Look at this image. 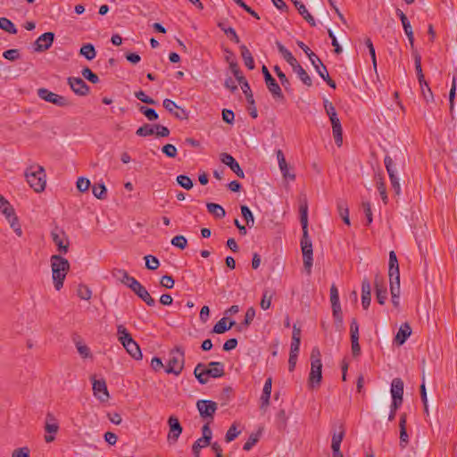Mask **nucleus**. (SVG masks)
Listing matches in <instances>:
<instances>
[{
  "mask_svg": "<svg viewBox=\"0 0 457 457\" xmlns=\"http://www.w3.org/2000/svg\"><path fill=\"white\" fill-rule=\"evenodd\" d=\"M240 50H241V56L244 60L245 65L249 70H253L254 69V61H253L252 54L250 53L248 48L243 45L240 46Z\"/></svg>",
  "mask_w": 457,
  "mask_h": 457,
  "instance_id": "2f4dec72",
  "label": "nucleus"
},
{
  "mask_svg": "<svg viewBox=\"0 0 457 457\" xmlns=\"http://www.w3.org/2000/svg\"><path fill=\"white\" fill-rule=\"evenodd\" d=\"M3 56L9 61H15L20 57L18 49H9L4 52Z\"/></svg>",
  "mask_w": 457,
  "mask_h": 457,
  "instance_id": "338daca9",
  "label": "nucleus"
},
{
  "mask_svg": "<svg viewBox=\"0 0 457 457\" xmlns=\"http://www.w3.org/2000/svg\"><path fill=\"white\" fill-rule=\"evenodd\" d=\"M68 84L72 91L79 96H86L89 91V87L80 78L71 77L68 79Z\"/></svg>",
  "mask_w": 457,
  "mask_h": 457,
  "instance_id": "f8f14e48",
  "label": "nucleus"
},
{
  "mask_svg": "<svg viewBox=\"0 0 457 457\" xmlns=\"http://www.w3.org/2000/svg\"><path fill=\"white\" fill-rule=\"evenodd\" d=\"M196 407L200 413V416L203 419H208L211 421L213 419V415L218 408V405L213 401L198 400L196 403Z\"/></svg>",
  "mask_w": 457,
  "mask_h": 457,
  "instance_id": "423d86ee",
  "label": "nucleus"
},
{
  "mask_svg": "<svg viewBox=\"0 0 457 457\" xmlns=\"http://www.w3.org/2000/svg\"><path fill=\"white\" fill-rule=\"evenodd\" d=\"M52 278L56 290H60L63 286V281L70 270V263L67 259L60 254H54L50 259Z\"/></svg>",
  "mask_w": 457,
  "mask_h": 457,
  "instance_id": "f257e3e1",
  "label": "nucleus"
},
{
  "mask_svg": "<svg viewBox=\"0 0 457 457\" xmlns=\"http://www.w3.org/2000/svg\"><path fill=\"white\" fill-rule=\"evenodd\" d=\"M297 45L306 54L312 65L320 62V59L302 41H298Z\"/></svg>",
  "mask_w": 457,
  "mask_h": 457,
  "instance_id": "e433bc0d",
  "label": "nucleus"
},
{
  "mask_svg": "<svg viewBox=\"0 0 457 457\" xmlns=\"http://www.w3.org/2000/svg\"><path fill=\"white\" fill-rule=\"evenodd\" d=\"M210 368H206V373L210 377L217 378L224 375V364L220 361H212L209 363Z\"/></svg>",
  "mask_w": 457,
  "mask_h": 457,
  "instance_id": "a878e982",
  "label": "nucleus"
},
{
  "mask_svg": "<svg viewBox=\"0 0 457 457\" xmlns=\"http://www.w3.org/2000/svg\"><path fill=\"white\" fill-rule=\"evenodd\" d=\"M25 178L29 187L34 189L35 192H43L46 188V172L45 169L40 165H31L25 170Z\"/></svg>",
  "mask_w": 457,
  "mask_h": 457,
  "instance_id": "f03ea898",
  "label": "nucleus"
},
{
  "mask_svg": "<svg viewBox=\"0 0 457 457\" xmlns=\"http://www.w3.org/2000/svg\"><path fill=\"white\" fill-rule=\"evenodd\" d=\"M241 88H242L244 94L246 96L248 104L250 105H253L254 104V99H253V94H252V91H251V88H250V86H249L248 82H244V84L242 85Z\"/></svg>",
  "mask_w": 457,
  "mask_h": 457,
  "instance_id": "bf43d9fd",
  "label": "nucleus"
},
{
  "mask_svg": "<svg viewBox=\"0 0 457 457\" xmlns=\"http://www.w3.org/2000/svg\"><path fill=\"white\" fill-rule=\"evenodd\" d=\"M319 75L327 82L330 87L336 88V83L330 79L326 66H322V71H319Z\"/></svg>",
  "mask_w": 457,
  "mask_h": 457,
  "instance_id": "13d9d810",
  "label": "nucleus"
},
{
  "mask_svg": "<svg viewBox=\"0 0 457 457\" xmlns=\"http://www.w3.org/2000/svg\"><path fill=\"white\" fill-rule=\"evenodd\" d=\"M267 88L275 99H283L284 96L279 85L277 83L274 78L269 79L265 81Z\"/></svg>",
  "mask_w": 457,
  "mask_h": 457,
  "instance_id": "cd10ccee",
  "label": "nucleus"
},
{
  "mask_svg": "<svg viewBox=\"0 0 457 457\" xmlns=\"http://www.w3.org/2000/svg\"><path fill=\"white\" fill-rule=\"evenodd\" d=\"M139 111L151 121L158 119L155 110L145 106H140Z\"/></svg>",
  "mask_w": 457,
  "mask_h": 457,
  "instance_id": "3c124183",
  "label": "nucleus"
},
{
  "mask_svg": "<svg viewBox=\"0 0 457 457\" xmlns=\"http://www.w3.org/2000/svg\"><path fill=\"white\" fill-rule=\"evenodd\" d=\"M241 214L243 218L245 220L246 225L249 228L253 227L254 225V218L251 212V210L246 205L241 206Z\"/></svg>",
  "mask_w": 457,
  "mask_h": 457,
  "instance_id": "a19ab883",
  "label": "nucleus"
},
{
  "mask_svg": "<svg viewBox=\"0 0 457 457\" xmlns=\"http://www.w3.org/2000/svg\"><path fill=\"white\" fill-rule=\"evenodd\" d=\"M272 387V378H268L264 383L262 394L261 396V408L266 409L270 404V398Z\"/></svg>",
  "mask_w": 457,
  "mask_h": 457,
  "instance_id": "412c9836",
  "label": "nucleus"
},
{
  "mask_svg": "<svg viewBox=\"0 0 457 457\" xmlns=\"http://www.w3.org/2000/svg\"><path fill=\"white\" fill-rule=\"evenodd\" d=\"M274 71L276 72L278 78L279 79L282 86L287 88L290 83L287 78L286 77L285 73L280 70L278 66L274 67Z\"/></svg>",
  "mask_w": 457,
  "mask_h": 457,
  "instance_id": "e2e57ef3",
  "label": "nucleus"
},
{
  "mask_svg": "<svg viewBox=\"0 0 457 457\" xmlns=\"http://www.w3.org/2000/svg\"><path fill=\"white\" fill-rule=\"evenodd\" d=\"M154 133L157 137H165L170 135V129L165 126L156 124L154 125Z\"/></svg>",
  "mask_w": 457,
  "mask_h": 457,
  "instance_id": "0e129e2a",
  "label": "nucleus"
},
{
  "mask_svg": "<svg viewBox=\"0 0 457 457\" xmlns=\"http://www.w3.org/2000/svg\"><path fill=\"white\" fill-rule=\"evenodd\" d=\"M136 134L138 137H147L154 134V127L150 124H145L137 129Z\"/></svg>",
  "mask_w": 457,
  "mask_h": 457,
  "instance_id": "a18cd8bd",
  "label": "nucleus"
},
{
  "mask_svg": "<svg viewBox=\"0 0 457 457\" xmlns=\"http://www.w3.org/2000/svg\"><path fill=\"white\" fill-rule=\"evenodd\" d=\"M0 29L10 34L14 35L17 33L15 25L9 19L4 17L0 18Z\"/></svg>",
  "mask_w": 457,
  "mask_h": 457,
  "instance_id": "4c0bfd02",
  "label": "nucleus"
},
{
  "mask_svg": "<svg viewBox=\"0 0 457 457\" xmlns=\"http://www.w3.org/2000/svg\"><path fill=\"white\" fill-rule=\"evenodd\" d=\"M300 222L303 228V236H309L308 234V203L304 197L301 200L299 205Z\"/></svg>",
  "mask_w": 457,
  "mask_h": 457,
  "instance_id": "dca6fc26",
  "label": "nucleus"
},
{
  "mask_svg": "<svg viewBox=\"0 0 457 457\" xmlns=\"http://www.w3.org/2000/svg\"><path fill=\"white\" fill-rule=\"evenodd\" d=\"M411 328L410 325L408 323H403L400 327V328L395 337V341L399 345H402L405 343V341L411 336Z\"/></svg>",
  "mask_w": 457,
  "mask_h": 457,
  "instance_id": "5701e85b",
  "label": "nucleus"
},
{
  "mask_svg": "<svg viewBox=\"0 0 457 457\" xmlns=\"http://www.w3.org/2000/svg\"><path fill=\"white\" fill-rule=\"evenodd\" d=\"M371 287L368 279H363L361 283V304L364 309H368L371 300Z\"/></svg>",
  "mask_w": 457,
  "mask_h": 457,
  "instance_id": "4be33fe9",
  "label": "nucleus"
},
{
  "mask_svg": "<svg viewBox=\"0 0 457 457\" xmlns=\"http://www.w3.org/2000/svg\"><path fill=\"white\" fill-rule=\"evenodd\" d=\"M92 193L97 199H105L107 189L104 183H98L92 187Z\"/></svg>",
  "mask_w": 457,
  "mask_h": 457,
  "instance_id": "58836bf2",
  "label": "nucleus"
},
{
  "mask_svg": "<svg viewBox=\"0 0 457 457\" xmlns=\"http://www.w3.org/2000/svg\"><path fill=\"white\" fill-rule=\"evenodd\" d=\"M78 296L83 300H89L92 295V292L88 287L85 285H79L77 290Z\"/></svg>",
  "mask_w": 457,
  "mask_h": 457,
  "instance_id": "de8ad7c7",
  "label": "nucleus"
},
{
  "mask_svg": "<svg viewBox=\"0 0 457 457\" xmlns=\"http://www.w3.org/2000/svg\"><path fill=\"white\" fill-rule=\"evenodd\" d=\"M345 432L344 430L340 431L338 434H334L332 436L331 448L333 452L340 451V445L342 440L344 438Z\"/></svg>",
  "mask_w": 457,
  "mask_h": 457,
  "instance_id": "79ce46f5",
  "label": "nucleus"
},
{
  "mask_svg": "<svg viewBox=\"0 0 457 457\" xmlns=\"http://www.w3.org/2000/svg\"><path fill=\"white\" fill-rule=\"evenodd\" d=\"M145 267L150 270H155L160 266L159 260L154 255L145 256Z\"/></svg>",
  "mask_w": 457,
  "mask_h": 457,
  "instance_id": "c03bdc74",
  "label": "nucleus"
},
{
  "mask_svg": "<svg viewBox=\"0 0 457 457\" xmlns=\"http://www.w3.org/2000/svg\"><path fill=\"white\" fill-rule=\"evenodd\" d=\"M194 375L200 384H206L209 380L210 375L206 373V366L204 363H198L194 370Z\"/></svg>",
  "mask_w": 457,
  "mask_h": 457,
  "instance_id": "c756f323",
  "label": "nucleus"
},
{
  "mask_svg": "<svg viewBox=\"0 0 457 457\" xmlns=\"http://www.w3.org/2000/svg\"><path fill=\"white\" fill-rule=\"evenodd\" d=\"M37 96L46 102L51 103L59 107L71 105V102L66 97L53 93L46 88H38Z\"/></svg>",
  "mask_w": 457,
  "mask_h": 457,
  "instance_id": "39448f33",
  "label": "nucleus"
},
{
  "mask_svg": "<svg viewBox=\"0 0 457 457\" xmlns=\"http://www.w3.org/2000/svg\"><path fill=\"white\" fill-rule=\"evenodd\" d=\"M82 76L93 84H96L99 81V78L89 68L86 67L81 71Z\"/></svg>",
  "mask_w": 457,
  "mask_h": 457,
  "instance_id": "09e8293b",
  "label": "nucleus"
},
{
  "mask_svg": "<svg viewBox=\"0 0 457 457\" xmlns=\"http://www.w3.org/2000/svg\"><path fill=\"white\" fill-rule=\"evenodd\" d=\"M324 107H325L327 114L329 117V120L337 118L335 107L333 106V104L330 102H328V100H325Z\"/></svg>",
  "mask_w": 457,
  "mask_h": 457,
  "instance_id": "69168bd1",
  "label": "nucleus"
},
{
  "mask_svg": "<svg viewBox=\"0 0 457 457\" xmlns=\"http://www.w3.org/2000/svg\"><path fill=\"white\" fill-rule=\"evenodd\" d=\"M337 211L339 216L342 218L343 221L346 225H350V219H349V209L347 203L345 200H338L337 203Z\"/></svg>",
  "mask_w": 457,
  "mask_h": 457,
  "instance_id": "7c9ffc66",
  "label": "nucleus"
},
{
  "mask_svg": "<svg viewBox=\"0 0 457 457\" xmlns=\"http://www.w3.org/2000/svg\"><path fill=\"white\" fill-rule=\"evenodd\" d=\"M293 71L297 74L298 78L304 85L308 87H311L312 85V80L311 77L300 64L297 65L295 69H293Z\"/></svg>",
  "mask_w": 457,
  "mask_h": 457,
  "instance_id": "72a5a7b5",
  "label": "nucleus"
},
{
  "mask_svg": "<svg viewBox=\"0 0 457 457\" xmlns=\"http://www.w3.org/2000/svg\"><path fill=\"white\" fill-rule=\"evenodd\" d=\"M277 159L278 162L279 170L284 179H289L290 180L295 179V173L289 171L288 165L287 163L285 155L281 150L277 151Z\"/></svg>",
  "mask_w": 457,
  "mask_h": 457,
  "instance_id": "6ab92c4d",
  "label": "nucleus"
},
{
  "mask_svg": "<svg viewBox=\"0 0 457 457\" xmlns=\"http://www.w3.org/2000/svg\"><path fill=\"white\" fill-rule=\"evenodd\" d=\"M177 182L183 188L189 190L193 187V182L191 179L186 175H179L177 177Z\"/></svg>",
  "mask_w": 457,
  "mask_h": 457,
  "instance_id": "8fccbe9b",
  "label": "nucleus"
},
{
  "mask_svg": "<svg viewBox=\"0 0 457 457\" xmlns=\"http://www.w3.org/2000/svg\"><path fill=\"white\" fill-rule=\"evenodd\" d=\"M382 279L377 276L375 278V287H376V295L377 300L380 304H384L386 298H387V291L386 288L384 287L382 285Z\"/></svg>",
  "mask_w": 457,
  "mask_h": 457,
  "instance_id": "c85d7f7f",
  "label": "nucleus"
},
{
  "mask_svg": "<svg viewBox=\"0 0 457 457\" xmlns=\"http://www.w3.org/2000/svg\"><path fill=\"white\" fill-rule=\"evenodd\" d=\"M403 382L401 378H394L391 384L392 399L403 400Z\"/></svg>",
  "mask_w": 457,
  "mask_h": 457,
  "instance_id": "b1692460",
  "label": "nucleus"
},
{
  "mask_svg": "<svg viewBox=\"0 0 457 457\" xmlns=\"http://www.w3.org/2000/svg\"><path fill=\"white\" fill-rule=\"evenodd\" d=\"M112 275L117 280L120 281L129 288H131V287L137 282L135 278L130 277L126 270L121 269L114 270L112 271Z\"/></svg>",
  "mask_w": 457,
  "mask_h": 457,
  "instance_id": "aec40b11",
  "label": "nucleus"
},
{
  "mask_svg": "<svg viewBox=\"0 0 457 457\" xmlns=\"http://www.w3.org/2000/svg\"><path fill=\"white\" fill-rule=\"evenodd\" d=\"M240 431L237 430V428L235 424H233L229 429L227 431L225 439L228 443L233 441L238 435Z\"/></svg>",
  "mask_w": 457,
  "mask_h": 457,
  "instance_id": "052dcab7",
  "label": "nucleus"
},
{
  "mask_svg": "<svg viewBox=\"0 0 457 457\" xmlns=\"http://www.w3.org/2000/svg\"><path fill=\"white\" fill-rule=\"evenodd\" d=\"M272 295H269L268 291H265L262 295L260 305L262 310H267L270 307Z\"/></svg>",
  "mask_w": 457,
  "mask_h": 457,
  "instance_id": "680f3d73",
  "label": "nucleus"
},
{
  "mask_svg": "<svg viewBox=\"0 0 457 457\" xmlns=\"http://www.w3.org/2000/svg\"><path fill=\"white\" fill-rule=\"evenodd\" d=\"M92 380L94 395L102 403L107 402L110 395L105 381L104 379L98 380L95 378H92Z\"/></svg>",
  "mask_w": 457,
  "mask_h": 457,
  "instance_id": "6e6552de",
  "label": "nucleus"
},
{
  "mask_svg": "<svg viewBox=\"0 0 457 457\" xmlns=\"http://www.w3.org/2000/svg\"><path fill=\"white\" fill-rule=\"evenodd\" d=\"M54 34L46 32L42 34L35 42V50L37 52H44L50 48L54 42Z\"/></svg>",
  "mask_w": 457,
  "mask_h": 457,
  "instance_id": "ddd939ff",
  "label": "nucleus"
},
{
  "mask_svg": "<svg viewBox=\"0 0 457 457\" xmlns=\"http://www.w3.org/2000/svg\"><path fill=\"white\" fill-rule=\"evenodd\" d=\"M389 280H390V289L395 287H398L400 290V272L399 269L390 270H388Z\"/></svg>",
  "mask_w": 457,
  "mask_h": 457,
  "instance_id": "ea45409f",
  "label": "nucleus"
},
{
  "mask_svg": "<svg viewBox=\"0 0 457 457\" xmlns=\"http://www.w3.org/2000/svg\"><path fill=\"white\" fill-rule=\"evenodd\" d=\"M235 325V321H231L228 326H227L226 318L220 319L213 327L212 332L216 334H222L227 330L230 329Z\"/></svg>",
  "mask_w": 457,
  "mask_h": 457,
  "instance_id": "f704fd0d",
  "label": "nucleus"
},
{
  "mask_svg": "<svg viewBox=\"0 0 457 457\" xmlns=\"http://www.w3.org/2000/svg\"><path fill=\"white\" fill-rule=\"evenodd\" d=\"M171 245L182 250L186 248L187 240L184 236H176L171 239Z\"/></svg>",
  "mask_w": 457,
  "mask_h": 457,
  "instance_id": "5fc2aeb1",
  "label": "nucleus"
},
{
  "mask_svg": "<svg viewBox=\"0 0 457 457\" xmlns=\"http://www.w3.org/2000/svg\"><path fill=\"white\" fill-rule=\"evenodd\" d=\"M3 214L4 215L5 219L9 222L11 228L13 229L14 233L18 237H21L22 229L19 223V220L15 214L13 207L10 208L8 211H6V212H4Z\"/></svg>",
  "mask_w": 457,
  "mask_h": 457,
  "instance_id": "f3484780",
  "label": "nucleus"
},
{
  "mask_svg": "<svg viewBox=\"0 0 457 457\" xmlns=\"http://www.w3.org/2000/svg\"><path fill=\"white\" fill-rule=\"evenodd\" d=\"M321 369L322 364L318 363L317 361H315L314 363H311V371L309 374V386L313 388L320 386L322 378Z\"/></svg>",
  "mask_w": 457,
  "mask_h": 457,
  "instance_id": "9b49d317",
  "label": "nucleus"
},
{
  "mask_svg": "<svg viewBox=\"0 0 457 457\" xmlns=\"http://www.w3.org/2000/svg\"><path fill=\"white\" fill-rule=\"evenodd\" d=\"M168 423L170 426V431L167 436V440L170 445H174L182 433V427L179 424V420L174 416H170L169 418Z\"/></svg>",
  "mask_w": 457,
  "mask_h": 457,
  "instance_id": "1a4fd4ad",
  "label": "nucleus"
},
{
  "mask_svg": "<svg viewBox=\"0 0 457 457\" xmlns=\"http://www.w3.org/2000/svg\"><path fill=\"white\" fill-rule=\"evenodd\" d=\"M79 54L83 55L87 60H93L96 55V52L92 44H86L83 45L79 50Z\"/></svg>",
  "mask_w": 457,
  "mask_h": 457,
  "instance_id": "c9c22d12",
  "label": "nucleus"
},
{
  "mask_svg": "<svg viewBox=\"0 0 457 457\" xmlns=\"http://www.w3.org/2000/svg\"><path fill=\"white\" fill-rule=\"evenodd\" d=\"M162 152L170 158H174L178 154V151L175 145L171 144H167L162 146Z\"/></svg>",
  "mask_w": 457,
  "mask_h": 457,
  "instance_id": "6e6d98bb",
  "label": "nucleus"
},
{
  "mask_svg": "<svg viewBox=\"0 0 457 457\" xmlns=\"http://www.w3.org/2000/svg\"><path fill=\"white\" fill-rule=\"evenodd\" d=\"M206 207L208 212L215 218L220 219L226 215V212L223 207L218 204L209 203L206 204Z\"/></svg>",
  "mask_w": 457,
  "mask_h": 457,
  "instance_id": "473e14b6",
  "label": "nucleus"
},
{
  "mask_svg": "<svg viewBox=\"0 0 457 457\" xmlns=\"http://www.w3.org/2000/svg\"><path fill=\"white\" fill-rule=\"evenodd\" d=\"M254 317H255V309L253 307H249L245 312L244 325L246 327L249 326L251 324V322L253 320Z\"/></svg>",
  "mask_w": 457,
  "mask_h": 457,
  "instance_id": "774afa93",
  "label": "nucleus"
},
{
  "mask_svg": "<svg viewBox=\"0 0 457 457\" xmlns=\"http://www.w3.org/2000/svg\"><path fill=\"white\" fill-rule=\"evenodd\" d=\"M220 161L228 166L233 172H235L239 178H244L245 173L243 170L240 168L238 162L235 160V158L226 153L220 154Z\"/></svg>",
  "mask_w": 457,
  "mask_h": 457,
  "instance_id": "2eb2a0df",
  "label": "nucleus"
},
{
  "mask_svg": "<svg viewBox=\"0 0 457 457\" xmlns=\"http://www.w3.org/2000/svg\"><path fill=\"white\" fill-rule=\"evenodd\" d=\"M127 353L135 360L142 359V353L137 343L131 337L127 341L120 343Z\"/></svg>",
  "mask_w": 457,
  "mask_h": 457,
  "instance_id": "a211bd4d",
  "label": "nucleus"
},
{
  "mask_svg": "<svg viewBox=\"0 0 457 457\" xmlns=\"http://www.w3.org/2000/svg\"><path fill=\"white\" fill-rule=\"evenodd\" d=\"M117 336L120 343L129 340L131 338V335L128 332L127 328L122 324L117 325Z\"/></svg>",
  "mask_w": 457,
  "mask_h": 457,
  "instance_id": "37998d69",
  "label": "nucleus"
},
{
  "mask_svg": "<svg viewBox=\"0 0 457 457\" xmlns=\"http://www.w3.org/2000/svg\"><path fill=\"white\" fill-rule=\"evenodd\" d=\"M185 353L181 347H176L169 354V360L165 371L169 374L179 376L184 369Z\"/></svg>",
  "mask_w": 457,
  "mask_h": 457,
  "instance_id": "7ed1b4c3",
  "label": "nucleus"
},
{
  "mask_svg": "<svg viewBox=\"0 0 457 457\" xmlns=\"http://www.w3.org/2000/svg\"><path fill=\"white\" fill-rule=\"evenodd\" d=\"M276 45L278 52L281 54L283 58L288 62V64L292 67V69H295L297 65H299V62L294 57L291 52L287 50L280 42H277Z\"/></svg>",
  "mask_w": 457,
  "mask_h": 457,
  "instance_id": "393cba45",
  "label": "nucleus"
},
{
  "mask_svg": "<svg viewBox=\"0 0 457 457\" xmlns=\"http://www.w3.org/2000/svg\"><path fill=\"white\" fill-rule=\"evenodd\" d=\"M76 186L79 192H86L90 187V180L88 179L80 177L78 179Z\"/></svg>",
  "mask_w": 457,
  "mask_h": 457,
  "instance_id": "4d7b16f0",
  "label": "nucleus"
},
{
  "mask_svg": "<svg viewBox=\"0 0 457 457\" xmlns=\"http://www.w3.org/2000/svg\"><path fill=\"white\" fill-rule=\"evenodd\" d=\"M75 345L78 353L80 354L81 357L87 358L90 356L89 348L86 345H84L80 340L75 341Z\"/></svg>",
  "mask_w": 457,
  "mask_h": 457,
  "instance_id": "864d4df0",
  "label": "nucleus"
},
{
  "mask_svg": "<svg viewBox=\"0 0 457 457\" xmlns=\"http://www.w3.org/2000/svg\"><path fill=\"white\" fill-rule=\"evenodd\" d=\"M130 289L148 306H154L155 304L154 299L152 298L146 288L138 281L135 283Z\"/></svg>",
  "mask_w": 457,
  "mask_h": 457,
  "instance_id": "4468645a",
  "label": "nucleus"
},
{
  "mask_svg": "<svg viewBox=\"0 0 457 457\" xmlns=\"http://www.w3.org/2000/svg\"><path fill=\"white\" fill-rule=\"evenodd\" d=\"M396 12H397V14H398V16H399V18H400V20L402 21L404 33H408V32L412 31L411 23L408 21L406 15L400 9H397Z\"/></svg>",
  "mask_w": 457,
  "mask_h": 457,
  "instance_id": "603ef678",
  "label": "nucleus"
},
{
  "mask_svg": "<svg viewBox=\"0 0 457 457\" xmlns=\"http://www.w3.org/2000/svg\"><path fill=\"white\" fill-rule=\"evenodd\" d=\"M301 248L303 258V268L307 274H311L312 267V244L309 236L301 238Z\"/></svg>",
  "mask_w": 457,
  "mask_h": 457,
  "instance_id": "20e7f679",
  "label": "nucleus"
},
{
  "mask_svg": "<svg viewBox=\"0 0 457 457\" xmlns=\"http://www.w3.org/2000/svg\"><path fill=\"white\" fill-rule=\"evenodd\" d=\"M51 237L61 253H66L69 250V240L64 232L56 228L51 232Z\"/></svg>",
  "mask_w": 457,
  "mask_h": 457,
  "instance_id": "9d476101",
  "label": "nucleus"
},
{
  "mask_svg": "<svg viewBox=\"0 0 457 457\" xmlns=\"http://www.w3.org/2000/svg\"><path fill=\"white\" fill-rule=\"evenodd\" d=\"M384 163L389 176L392 188L396 195H399L401 193V185L399 178L396 176V169L393 163V159L389 155H386Z\"/></svg>",
  "mask_w": 457,
  "mask_h": 457,
  "instance_id": "0eeeda50",
  "label": "nucleus"
},
{
  "mask_svg": "<svg viewBox=\"0 0 457 457\" xmlns=\"http://www.w3.org/2000/svg\"><path fill=\"white\" fill-rule=\"evenodd\" d=\"M211 445L209 442H205L202 437L198 438L192 446V452L195 457L199 456L200 450L204 447Z\"/></svg>",
  "mask_w": 457,
  "mask_h": 457,
  "instance_id": "49530a36",
  "label": "nucleus"
},
{
  "mask_svg": "<svg viewBox=\"0 0 457 457\" xmlns=\"http://www.w3.org/2000/svg\"><path fill=\"white\" fill-rule=\"evenodd\" d=\"M45 430L48 434H56L59 430L56 418L51 412H48L46 416Z\"/></svg>",
  "mask_w": 457,
  "mask_h": 457,
  "instance_id": "bb28decb",
  "label": "nucleus"
}]
</instances>
